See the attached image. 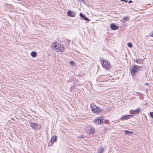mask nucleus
<instances>
[{
  "label": "nucleus",
  "mask_w": 153,
  "mask_h": 153,
  "mask_svg": "<svg viewBox=\"0 0 153 153\" xmlns=\"http://www.w3.org/2000/svg\"><path fill=\"white\" fill-rule=\"evenodd\" d=\"M51 47L53 50L57 52H62L64 50L63 46L58 44L56 42L53 43Z\"/></svg>",
  "instance_id": "f257e3e1"
},
{
  "label": "nucleus",
  "mask_w": 153,
  "mask_h": 153,
  "mask_svg": "<svg viewBox=\"0 0 153 153\" xmlns=\"http://www.w3.org/2000/svg\"><path fill=\"white\" fill-rule=\"evenodd\" d=\"M100 61L102 67L104 68H108L109 67L110 63L107 60L101 58L100 59Z\"/></svg>",
  "instance_id": "f03ea898"
},
{
  "label": "nucleus",
  "mask_w": 153,
  "mask_h": 153,
  "mask_svg": "<svg viewBox=\"0 0 153 153\" xmlns=\"http://www.w3.org/2000/svg\"><path fill=\"white\" fill-rule=\"evenodd\" d=\"M130 69L131 74L133 76L135 75L136 73L139 71V68L137 65H132L130 68Z\"/></svg>",
  "instance_id": "7ed1b4c3"
},
{
  "label": "nucleus",
  "mask_w": 153,
  "mask_h": 153,
  "mask_svg": "<svg viewBox=\"0 0 153 153\" xmlns=\"http://www.w3.org/2000/svg\"><path fill=\"white\" fill-rule=\"evenodd\" d=\"M91 110L95 113L97 114L101 111V109L99 107H97L93 104L91 105Z\"/></svg>",
  "instance_id": "20e7f679"
},
{
  "label": "nucleus",
  "mask_w": 153,
  "mask_h": 153,
  "mask_svg": "<svg viewBox=\"0 0 153 153\" xmlns=\"http://www.w3.org/2000/svg\"><path fill=\"white\" fill-rule=\"evenodd\" d=\"M105 121L103 117H99L94 120V122L97 124L100 125L103 124Z\"/></svg>",
  "instance_id": "39448f33"
},
{
  "label": "nucleus",
  "mask_w": 153,
  "mask_h": 153,
  "mask_svg": "<svg viewBox=\"0 0 153 153\" xmlns=\"http://www.w3.org/2000/svg\"><path fill=\"white\" fill-rule=\"evenodd\" d=\"M87 128L89 134H91L94 133L95 129L93 127L90 126H87Z\"/></svg>",
  "instance_id": "423d86ee"
},
{
  "label": "nucleus",
  "mask_w": 153,
  "mask_h": 153,
  "mask_svg": "<svg viewBox=\"0 0 153 153\" xmlns=\"http://www.w3.org/2000/svg\"><path fill=\"white\" fill-rule=\"evenodd\" d=\"M67 15L68 16L72 17H74L75 16L76 13L74 12H72L70 10H69L67 12Z\"/></svg>",
  "instance_id": "0eeeda50"
},
{
  "label": "nucleus",
  "mask_w": 153,
  "mask_h": 153,
  "mask_svg": "<svg viewBox=\"0 0 153 153\" xmlns=\"http://www.w3.org/2000/svg\"><path fill=\"white\" fill-rule=\"evenodd\" d=\"M57 137L56 136H53L52 137L50 143H51V145H52L53 143L56 142L57 140Z\"/></svg>",
  "instance_id": "6e6552de"
},
{
  "label": "nucleus",
  "mask_w": 153,
  "mask_h": 153,
  "mask_svg": "<svg viewBox=\"0 0 153 153\" xmlns=\"http://www.w3.org/2000/svg\"><path fill=\"white\" fill-rule=\"evenodd\" d=\"M111 28L112 30H116L119 27L115 24L112 23L111 25Z\"/></svg>",
  "instance_id": "1a4fd4ad"
},
{
  "label": "nucleus",
  "mask_w": 153,
  "mask_h": 153,
  "mask_svg": "<svg viewBox=\"0 0 153 153\" xmlns=\"http://www.w3.org/2000/svg\"><path fill=\"white\" fill-rule=\"evenodd\" d=\"M131 117H132V115L124 116L121 118V119L123 120H126L129 119Z\"/></svg>",
  "instance_id": "9d476101"
},
{
  "label": "nucleus",
  "mask_w": 153,
  "mask_h": 153,
  "mask_svg": "<svg viewBox=\"0 0 153 153\" xmlns=\"http://www.w3.org/2000/svg\"><path fill=\"white\" fill-rule=\"evenodd\" d=\"M30 126L33 128L37 129L38 128V126L36 123H32L30 124Z\"/></svg>",
  "instance_id": "9b49d317"
},
{
  "label": "nucleus",
  "mask_w": 153,
  "mask_h": 153,
  "mask_svg": "<svg viewBox=\"0 0 153 153\" xmlns=\"http://www.w3.org/2000/svg\"><path fill=\"white\" fill-rule=\"evenodd\" d=\"M140 108L139 107L137 109L134 110H132L131 111L132 112V113L137 114L140 112Z\"/></svg>",
  "instance_id": "f8f14e48"
},
{
  "label": "nucleus",
  "mask_w": 153,
  "mask_h": 153,
  "mask_svg": "<svg viewBox=\"0 0 153 153\" xmlns=\"http://www.w3.org/2000/svg\"><path fill=\"white\" fill-rule=\"evenodd\" d=\"M104 151L103 148L100 147L97 149V152L98 153H102Z\"/></svg>",
  "instance_id": "ddd939ff"
},
{
  "label": "nucleus",
  "mask_w": 153,
  "mask_h": 153,
  "mask_svg": "<svg viewBox=\"0 0 153 153\" xmlns=\"http://www.w3.org/2000/svg\"><path fill=\"white\" fill-rule=\"evenodd\" d=\"M31 56L33 57H35L37 55V53H36V52H35V51H33V52H32V53H31Z\"/></svg>",
  "instance_id": "4468645a"
},
{
  "label": "nucleus",
  "mask_w": 153,
  "mask_h": 153,
  "mask_svg": "<svg viewBox=\"0 0 153 153\" xmlns=\"http://www.w3.org/2000/svg\"><path fill=\"white\" fill-rule=\"evenodd\" d=\"M125 131V134H131L133 133V132L132 131H128L127 130Z\"/></svg>",
  "instance_id": "2eb2a0df"
},
{
  "label": "nucleus",
  "mask_w": 153,
  "mask_h": 153,
  "mask_svg": "<svg viewBox=\"0 0 153 153\" xmlns=\"http://www.w3.org/2000/svg\"><path fill=\"white\" fill-rule=\"evenodd\" d=\"M83 19L84 20H85V21H89V19L86 16H83Z\"/></svg>",
  "instance_id": "dca6fc26"
},
{
  "label": "nucleus",
  "mask_w": 153,
  "mask_h": 153,
  "mask_svg": "<svg viewBox=\"0 0 153 153\" xmlns=\"http://www.w3.org/2000/svg\"><path fill=\"white\" fill-rule=\"evenodd\" d=\"M128 45L130 48H131L132 47V44L131 42L128 43Z\"/></svg>",
  "instance_id": "f3484780"
},
{
  "label": "nucleus",
  "mask_w": 153,
  "mask_h": 153,
  "mask_svg": "<svg viewBox=\"0 0 153 153\" xmlns=\"http://www.w3.org/2000/svg\"><path fill=\"white\" fill-rule=\"evenodd\" d=\"M128 18V17H125L123 18V19L125 20V21H127Z\"/></svg>",
  "instance_id": "a211bd4d"
},
{
  "label": "nucleus",
  "mask_w": 153,
  "mask_h": 153,
  "mask_svg": "<svg viewBox=\"0 0 153 153\" xmlns=\"http://www.w3.org/2000/svg\"><path fill=\"white\" fill-rule=\"evenodd\" d=\"M79 16L80 17H81L82 18L83 17V16H84L83 15V14L81 13L79 14Z\"/></svg>",
  "instance_id": "6ab92c4d"
},
{
  "label": "nucleus",
  "mask_w": 153,
  "mask_h": 153,
  "mask_svg": "<svg viewBox=\"0 0 153 153\" xmlns=\"http://www.w3.org/2000/svg\"><path fill=\"white\" fill-rule=\"evenodd\" d=\"M70 63L71 65H74V62L73 61H71L70 62Z\"/></svg>",
  "instance_id": "aec40b11"
},
{
  "label": "nucleus",
  "mask_w": 153,
  "mask_h": 153,
  "mask_svg": "<svg viewBox=\"0 0 153 153\" xmlns=\"http://www.w3.org/2000/svg\"><path fill=\"white\" fill-rule=\"evenodd\" d=\"M150 116L153 118V112H151L150 113Z\"/></svg>",
  "instance_id": "412c9836"
},
{
  "label": "nucleus",
  "mask_w": 153,
  "mask_h": 153,
  "mask_svg": "<svg viewBox=\"0 0 153 153\" xmlns=\"http://www.w3.org/2000/svg\"><path fill=\"white\" fill-rule=\"evenodd\" d=\"M80 2H81L84 3V0H78Z\"/></svg>",
  "instance_id": "4be33fe9"
},
{
  "label": "nucleus",
  "mask_w": 153,
  "mask_h": 153,
  "mask_svg": "<svg viewBox=\"0 0 153 153\" xmlns=\"http://www.w3.org/2000/svg\"><path fill=\"white\" fill-rule=\"evenodd\" d=\"M150 35L151 36L153 37V31L151 33Z\"/></svg>",
  "instance_id": "5701e85b"
},
{
  "label": "nucleus",
  "mask_w": 153,
  "mask_h": 153,
  "mask_svg": "<svg viewBox=\"0 0 153 153\" xmlns=\"http://www.w3.org/2000/svg\"><path fill=\"white\" fill-rule=\"evenodd\" d=\"M83 136H79L78 137V138H83Z\"/></svg>",
  "instance_id": "b1692460"
},
{
  "label": "nucleus",
  "mask_w": 153,
  "mask_h": 153,
  "mask_svg": "<svg viewBox=\"0 0 153 153\" xmlns=\"http://www.w3.org/2000/svg\"><path fill=\"white\" fill-rule=\"evenodd\" d=\"M131 2H132V1H131V0H130L128 1V3H130Z\"/></svg>",
  "instance_id": "393cba45"
},
{
  "label": "nucleus",
  "mask_w": 153,
  "mask_h": 153,
  "mask_svg": "<svg viewBox=\"0 0 153 153\" xmlns=\"http://www.w3.org/2000/svg\"><path fill=\"white\" fill-rule=\"evenodd\" d=\"M145 85H148V83H146L145 84Z\"/></svg>",
  "instance_id": "a878e982"
},
{
  "label": "nucleus",
  "mask_w": 153,
  "mask_h": 153,
  "mask_svg": "<svg viewBox=\"0 0 153 153\" xmlns=\"http://www.w3.org/2000/svg\"><path fill=\"white\" fill-rule=\"evenodd\" d=\"M125 1V2H126V3H127V1H127V0H125V1Z\"/></svg>",
  "instance_id": "bb28decb"
},
{
  "label": "nucleus",
  "mask_w": 153,
  "mask_h": 153,
  "mask_svg": "<svg viewBox=\"0 0 153 153\" xmlns=\"http://www.w3.org/2000/svg\"><path fill=\"white\" fill-rule=\"evenodd\" d=\"M121 1H124L125 0H120Z\"/></svg>",
  "instance_id": "cd10ccee"
},
{
  "label": "nucleus",
  "mask_w": 153,
  "mask_h": 153,
  "mask_svg": "<svg viewBox=\"0 0 153 153\" xmlns=\"http://www.w3.org/2000/svg\"><path fill=\"white\" fill-rule=\"evenodd\" d=\"M152 72H153V71H152Z\"/></svg>",
  "instance_id": "c85d7f7f"
}]
</instances>
